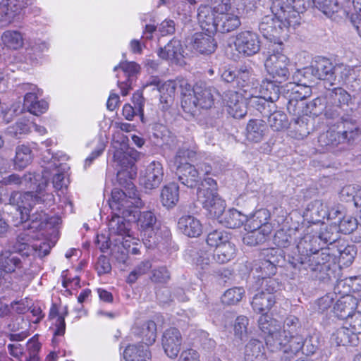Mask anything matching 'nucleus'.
I'll list each match as a JSON object with an SVG mask.
<instances>
[{
  "label": "nucleus",
  "mask_w": 361,
  "mask_h": 361,
  "mask_svg": "<svg viewBox=\"0 0 361 361\" xmlns=\"http://www.w3.org/2000/svg\"><path fill=\"white\" fill-rule=\"evenodd\" d=\"M130 152L121 148L116 149L113 156L114 161L121 166V169L117 172V180L124 186L126 191L114 189L111 192L109 205L114 215L109 222V230L111 235L121 236L123 240L131 238L129 221L136 219V209L144 205L131 182L137 175V169Z\"/></svg>",
  "instance_id": "obj_1"
},
{
  "label": "nucleus",
  "mask_w": 361,
  "mask_h": 361,
  "mask_svg": "<svg viewBox=\"0 0 361 361\" xmlns=\"http://www.w3.org/2000/svg\"><path fill=\"white\" fill-rule=\"evenodd\" d=\"M339 238V232L336 226H326L322 228L318 237L307 235L297 245L298 254L293 257L292 264L295 268L304 269L311 277L322 280L325 278L330 268L331 256L326 248L314 247L318 240L324 244L331 245Z\"/></svg>",
  "instance_id": "obj_2"
},
{
  "label": "nucleus",
  "mask_w": 361,
  "mask_h": 361,
  "mask_svg": "<svg viewBox=\"0 0 361 361\" xmlns=\"http://www.w3.org/2000/svg\"><path fill=\"white\" fill-rule=\"evenodd\" d=\"M54 202V196L52 193L38 194L33 191H13L8 197V204L15 206L20 212L21 221H30L31 229L43 230L48 224L54 225L59 221V218L49 219L47 215L41 210L31 214L32 208L37 204L45 203L51 204Z\"/></svg>",
  "instance_id": "obj_3"
},
{
  "label": "nucleus",
  "mask_w": 361,
  "mask_h": 361,
  "mask_svg": "<svg viewBox=\"0 0 361 361\" xmlns=\"http://www.w3.org/2000/svg\"><path fill=\"white\" fill-rule=\"evenodd\" d=\"M29 240L30 238L27 235L21 233L18 236L16 242L13 245L12 251L5 250L0 253V268L4 271V273L8 275V274L16 271H19L20 273L25 272L23 269L22 261L17 254L26 257L33 255L42 258L47 256L54 245L47 242H41L39 244L36 243L30 245Z\"/></svg>",
  "instance_id": "obj_4"
},
{
  "label": "nucleus",
  "mask_w": 361,
  "mask_h": 361,
  "mask_svg": "<svg viewBox=\"0 0 361 361\" xmlns=\"http://www.w3.org/2000/svg\"><path fill=\"white\" fill-rule=\"evenodd\" d=\"M359 126L355 121L341 117L326 132L318 137V143L323 151L337 153L347 149L359 135Z\"/></svg>",
  "instance_id": "obj_5"
},
{
  "label": "nucleus",
  "mask_w": 361,
  "mask_h": 361,
  "mask_svg": "<svg viewBox=\"0 0 361 361\" xmlns=\"http://www.w3.org/2000/svg\"><path fill=\"white\" fill-rule=\"evenodd\" d=\"M182 80V109L192 114L200 106L202 109H210L214 101L219 100L223 96L216 87L209 86L203 82L192 85L185 82L183 87Z\"/></svg>",
  "instance_id": "obj_6"
},
{
  "label": "nucleus",
  "mask_w": 361,
  "mask_h": 361,
  "mask_svg": "<svg viewBox=\"0 0 361 361\" xmlns=\"http://www.w3.org/2000/svg\"><path fill=\"white\" fill-rule=\"evenodd\" d=\"M217 183L212 178H206L197 189V199L209 214L212 218L219 221L225 213V202L219 197L216 192Z\"/></svg>",
  "instance_id": "obj_7"
},
{
  "label": "nucleus",
  "mask_w": 361,
  "mask_h": 361,
  "mask_svg": "<svg viewBox=\"0 0 361 361\" xmlns=\"http://www.w3.org/2000/svg\"><path fill=\"white\" fill-rule=\"evenodd\" d=\"M283 43L270 44L268 48V56L264 62L267 73L273 77L276 82L281 83L289 77L288 58L282 53Z\"/></svg>",
  "instance_id": "obj_8"
},
{
  "label": "nucleus",
  "mask_w": 361,
  "mask_h": 361,
  "mask_svg": "<svg viewBox=\"0 0 361 361\" xmlns=\"http://www.w3.org/2000/svg\"><path fill=\"white\" fill-rule=\"evenodd\" d=\"M47 154L42 157L43 170L40 177L39 178L38 183H44V190L42 194L48 193L46 192V188L48 185V180L51 176L52 178L53 187L59 190L66 187L65 181V171L68 166L66 164L61 163L59 160L50 152V149L47 152Z\"/></svg>",
  "instance_id": "obj_9"
},
{
  "label": "nucleus",
  "mask_w": 361,
  "mask_h": 361,
  "mask_svg": "<svg viewBox=\"0 0 361 361\" xmlns=\"http://www.w3.org/2000/svg\"><path fill=\"white\" fill-rule=\"evenodd\" d=\"M272 9L279 17L287 20L286 23L293 25L300 24V13L312 6V0H271Z\"/></svg>",
  "instance_id": "obj_10"
},
{
  "label": "nucleus",
  "mask_w": 361,
  "mask_h": 361,
  "mask_svg": "<svg viewBox=\"0 0 361 361\" xmlns=\"http://www.w3.org/2000/svg\"><path fill=\"white\" fill-rule=\"evenodd\" d=\"M267 345L271 351H281L282 361H290L295 355L302 351V337L299 334L279 336L274 340V336H269L267 339Z\"/></svg>",
  "instance_id": "obj_11"
},
{
  "label": "nucleus",
  "mask_w": 361,
  "mask_h": 361,
  "mask_svg": "<svg viewBox=\"0 0 361 361\" xmlns=\"http://www.w3.org/2000/svg\"><path fill=\"white\" fill-rule=\"evenodd\" d=\"M137 224L142 235L148 238L149 243L154 244L159 241V238H161L162 233L168 232L166 227L162 229L160 221L152 211L140 212Z\"/></svg>",
  "instance_id": "obj_12"
},
{
  "label": "nucleus",
  "mask_w": 361,
  "mask_h": 361,
  "mask_svg": "<svg viewBox=\"0 0 361 361\" xmlns=\"http://www.w3.org/2000/svg\"><path fill=\"white\" fill-rule=\"evenodd\" d=\"M270 8L271 14L262 18L259 24V29L263 36L270 40L271 44L281 42L279 37L283 28L293 27V25H288L286 23L287 20L279 17V15L272 9V5Z\"/></svg>",
  "instance_id": "obj_13"
},
{
  "label": "nucleus",
  "mask_w": 361,
  "mask_h": 361,
  "mask_svg": "<svg viewBox=\"0 0 361 361\" xmlns=\"http://www.w3.org/2000/svg\"><path fill=\"white\" fill-rule=\"evenodd\" d=\"M39 177V173L30 171L25 173L23 176L12 173L4 177L1 183L4 185H16L17 187L32 189L35 190V193L41 194L44 190L45 183H38Z\"/></svg>",
  "instance_id": "obj_14"
},
{
  "label": "nucleus",
  "mask_w": 361,
  "mask_h": 361,
  "mask_svg": "<svg viewBox=\"0 0 361 361\" xmlns=\"http://www.w3.org/2000/svg\"><path fill=\"white\" fill-rule=\"evenodd\" d=\"M184 46L189 52L197 51L202 54H209L215 51L216 44L211 35L195 32L185 37Z\"/></svg>",
  "instance_id": "obj_15"
},
{
  "label": "nucleus",
  "mask_w": 361,
  "mask_h": 361,
  "mask_svg": "<svg viewBox=\"0 0 361 361\" xmlns=\"http://www.w3.org/2000/svg\"><path fill=\"white\" fill-rule=\"evenodd\" d=\"M234 45L240 54L250 56L259 52L261 42L256 32L245 30L239 32L235 36Z\"/></svg>",
  "instance_id": "obj_16"
},
{
  "label": "nucleus",
  "mask_w": 361,
  "mask_h": 361,
  "mask_svg": "<svg viewBox=\"0 0 361 361\" xmlns=\"http://www.w3.org/2000/svg\"><path fill=\"white\" fill-rule=\"evenodd\" d=\"M118 69H121L122 74L126 78L124 80H121V76L117 75V78H118V86L121 89V94L126 96L132 89L133 85L136 80L137 75L140 71V66L133 61H123L115 66L114 71H117Z\"/></svg>",
  "instance_id": "obj_17"
},
{
  "label": "nucleus",
  "mask_w": 361,
  "mask_h": 361,
  "mask_svg": "<svg viewBox=\"0 0 361 361\" xmlns=\"http://www.w3.org/2000/svg\"><path fill=\"white\" fill-rule=\"evenodd\" d=\"M335 65L328 59L317 57L312 65L304 68L302 74L312 75L314 78L326 80L330 85L333 79V73ZM301 75V72L297 73L296 77Z\"/></svg>",
  "instance_id": "obj_18"
},
{
  "label": "nucleus",
  "mask_w": 361,
  "mask_h": 361,
  "mask_svg": "<svg viewBox=\"0 0 361 361\" xmlns=\"http://www.w3.org/2000/svg\"><path fill=\"white\" fill-rule=\"evenodd\" d=\"M162 345L166 355L174 359L180 350V333L176 328L167 329L162 338Z\"/></svg>",
  "instance_id": "obj_19"
},
{
  "label": "nucleus",
  "mask_w": 361,
  "mask_h": 361,
  "mask_svg": "<svg viewBox=\"0 0 361 361\" xmlns=\"http://www.w3.org/2000/svg\"><path fill=\"white\" fill-rule=\"evenodd\" d=\"M164 172L159 162L152 161L145 171L141 181L146 189L152 190L157 188L163 180Z\"/></svg>",
  "instance_id": "obj_20"
},
{
  "label": "nucleus",
  "mask_w": 361,
  "mask_h": 361,
  "mask_svg": "<svg viewBox=\"0 0 361 361\" xmlns=\"http://www.w3.org/2000/svg\"><path fill=\"white\" fill-rule=\"evenodd\" d=\"M357 306V299L351 295H346L336 301L334 306V312L338 318L345 320L355 312Z\"/></svg>",
  "instance_id": "obj_21"
},
{
  "label": "nucleus",
  "mask_w": 361,
  "mask_h": 361,
  "mask_svg": "<svg viewBox=\"0 0 361 361\" xmlns=\"http://www.w3.org/2000/svg\"><path fill=\"white\" fill-rule=\"evenodd\" d=\"M226 104L228 114L235 118H241L247 114V107L241 96L236 92L226 94Z\"/></svg>",
  "instance_id": "obj_22"
},
{
  "label": "nucleus",
  "mask_w": 361,
  "mask_h": 361,
  "mask_svg": "<svg viewBox=\"0 0 361 361\" xmlns=\"http://www.w3.org/2000/svg\"><path fill=\"white\" fill-rule=\"evenodd\" d=\"M284 97L288 100H297L302 102L312 93L310 85L305 83H296L290 82L283 87Z\"/></svg>",
  "instance_id": "obj_23"
},
{
  "label": "nucleus",
  "mask_w": 361,
  "mask_h": 361,
  "mask_svg": "<svg viewBox=\"0 0 361 361\" xmlns=\"http://www.w3.org/2000/svg\"><path fill=\"white\" fill-rule=\"evenodd\" d=\"M33 2L34 0H0V12L9 18H14Z\"/></svg>",
  "instance_id": "obj_24"
},
{
  "label": "nucleus",
  "mask_w": 361,
  "mask_h": 361,
  "mask_svg": "<svg viewBox=\"0 0 361 361\" xmlns=\"http://www.w3.org/2000/svg\"><path fill=\"white\" fill-rule=\"evenodd\" d=\"M270 215L265 209L255 212L251 216L247 217L245 221V230H257L262 231L265 226L270 227V233L273 231V226L269 222Z\"/></svg>",
  "instance_id": "obj_25"
},
{
  "label": "nucleus",
  "mask_w": 361,
  "mask_h": 361,
  "mask_svg": "<svg viewBox=\"0 0 361 361\" xmlns=\"http://www.w3.org/2000/svg\"><path fill=\"white\" fill-rule=\"evenodd\" d=\"M197 19L202 30L209 32L215 31L217 14L212 6H201L198 9Z\"/></svg>",
  "instance_id": "obj_26"
},
{
  "label": "nucleus",
  "mask_w": 361,
  "mask_h": 361,
  "mask_svg": "<svg viewBox=\"0 0 361 361\" xmlns=\"http://www.w3.org/2000/svg\"><path fill=\"white\" fill-rule=\"evenodd\" d=\"M68 314L67 306L58 307L56 304H52L49 310V317L51 319L55 320L54 323L55 326L54 336H63L65 334V317Z\"/></svg>",
  "instance_id": "obj_27"
},
{
  "label": "nucleus",
  "mask_w": 361,
  "mask_h": 361,
  "mask_svg": "<svg viewBox=\"0 0 361 361\" xmlns=\"http://www.w3.org/2000/svg\"><path fill=\"white\" fill-rule=\"evenodd\" d=\"M276 301V295L259 292L255 295L252 301L253 310L257 313H267Z\"/></svg>",
  "instance_id": "obj_28"
},
{
  "label": "nucleus",
  "mask_w": 361,
  "mask_h": 361,
  "mask_svg": "<svg viewBox=\"0 0 361 361\" xmlns=\"http://www.w3.org/2000/svg\"><path fill=\"white\" fill-rule=\"evenodd\" d=\"M267 129V124L263 120H250L246 128L247 140L254 142H260L263 139Z\"/></svg>",
  "instance_id": "obj_29"
},
{
  "label": "nucleus",
  "mask_w": 361,
  "mask_h": 361,
  "mask_svg": "<svg viewBox=\"0 0 361 361\" xmlns=\"http://www.w3.org/2000/svg\"><path fill=\"white\" fill-rule=\"evenodd\" d=\"M150 357L148 347L143 345H128L123 352L126 361H147Z\"/></svg>",
  "instance_id": "obj_30"
},
{
  "label": "nucleus",
  "mask_w": 361,
  "mask_h": 361,
  "mask_svg": "<svg viewBox=\"0 0 361 361\" xmlns=\"http://www.w3.org/2000/svg\"><path fill=\"white\" fill-rule=\"evenodd\" d=\"M332 339L338 345H357L359 341L358 336L346 326L345 323L333 334Z\"/></svg>",
  "instance_id": "obj_31"
},
{
  "label": "nucleus",
  "mask_w": 361,
  "mask_h": 361,
  "mask_svg": "<svg viewBox=\"0 0 361 361\" xmlns=\"http://www.w3.org/2000/svg\"><path fill=\"white\" fill-rule=\"evenodd\" d=\"M247 220V216L235 209H231L220 218L219 223L229 228L240 227Z\"/></svg>",
  "instance_id": "obj_32"
},
{
  "label": "nucleus",
  "mask_w": 361,
  "mask_h": 361,
  "mask_svg": "<svg viewBox=\"0 0 361 361\" xmlns=\"http://www.w3.org/2000/svg\"><path fill=\"white\" fill-rule=\"evenodd\" d=\"M216 21L215 31L223 33L232 32L241 24L239 17L231 13L217 17Z\"/></svg>",
  "instance_id": "obj_33"
},
{
  "label": "nucleus",
  "mask_w": 361,
  "mask_h": 361,
  "mask_svg": "<svg viewBox=\"0 0 361 361\" xmlns=\"http://www.w3.org/2000/svg\"><path fill=\"white\" fill-rule=\"evenodd\" d=\"M159 57L169 60L171 63H178L180 55V40L173 39L164 48H161L158 52Z\"/></svg>",
  "instance_id": "obj_34"
},
{
  "label": "nucleus",
  "mask_w": 361,
  "mask_h": 361,
  "mask_svg": "<svg viewBox=\"0 0 361 361\" xmlns=\"http://www.w3.org/2000/svg\"><path fill=\"white\" fill-rule=\"evenodd\" d=\"M326 99L328 100V104H336L344 108L348 106L351 96L343 88L335 87L328 90Z\"/></svg>",
  "instance_id": "obj_35"
},
{
  "label": "nucleus",
  "mask_w": 361,
  "mask_h": 361,
  "mask_svg": "<svg viewBox=\"0 0 361 361\" xmlns=\"http://www.w3.org/2000/svg\"><path fill=\"white\" fill-rule=\"evenodd\" d=\"M163 205L167 208L173 207L179 200V185L171 183L164 187L161 193Z\"/></svg>",
  "instance_id": "obj_36"
},
{
  "label": "nucleus",
  "mask_w": 361,
  "mask_h": 361,
  "mask_svg": "<svg viewBox=\"0 0 361 361\" xmlns=\"http://www.w3.org/2000/svg\"><path fill=\"white\" fill-rule=\"evenodd\" d=\"M247 233L243 238V243L249 246H257L267 241L271 234L270 227L265 226L262 231L247 230Z\"/></svg>",
  "instance_id": "obj_37"
},
{
  "label": "nucleus",
  "mask_w": 361,
  "mask_h": 361,
  "mask_svg": "<svg viewBox=\"0 0 361 361\" xmlns=\"http://www.w3.org/2000/svg\"><path fill=\"white\" fill-rule=\"evenodd\" d=\"M235 255V247L228 239L216 248L212 259L219 264H225L233 259Z\"/></svg>",
  "instance_id": "obj_38"
},
{
  "label": "nucleus",
  "mask_w": 361,
  "mask_h": 361,
  "mask_svg": "<svg viewBox=\"0 0 361 361\" xmlns=\"http://www.w3.org/2000/svg\"><path fill=\"white\" fill-rule=\"evenodd\" d=\"M276 320L270 317L267 313L262 314L258 319L259 328L264 334H267L265 341L269 336H274L276 340L279 336H282L281 333L277 330Z\"/></svg>",
  "instance_id": "obj_39"
},
{
  "label": "nucleus",
  "mask_w": 361,
  "mask_h": 361,
  "mask_svg": "<svg viewBox=\"0 0 361 361\" xmlns=\"http://www.w3.org/2000/svg\"><path fill=\"white\" fill-rule=\"evenodd\" d=\"M263 344L257 339L250 340L245 348L246 361H261L264 357Z\"/></svg>",
  "instance_id": "obj_40"
},
{
  "label": "nucleus",
  "mask_w": 361,
  "mask_h": 361,
  "mask_svg": "<svg viewBox=\"0 0 361 361\" xmlns=\"http://www.w3.org/2000/svg\"><path fill=\"white\" fill-rule=\"evenodd\" d=\"M33 154L28 146L22 145L16 147L14 166L16 169L21 170L27 166L32 161Z\"/></svg>",
  "instance_id": "obj_41"
},
{
  "label": "nucleus",
  "mask_w": 361,
  "mask_h": 361,
  "mask_svg": "<svg viewBox=\"0 0 361 361\" xmlns=\"http://www.w3.org/2000/svg\"><path fill=\"white\" fill-rule=\"evenodd\" d=\"M339 196L345 202H353L356 207L361 204V187L357 185H348L340 191Z\"/></svg>",
  "instance_id": "obj_42"
},
{
  "label": "nucleus",
  "mask_w": 361,
  "mask_h": 361,
  "mask_svg": "<svg viewBox=\"0 0 361 361\" xmlns=\"http://www.w3.org/2000/svg\"><path fill=\"white\" fill-rule=\"evenodd\" d=\"M312 5L329 18L339 13L343 15L345 13L341 8L337 0H312Z\"/></svg>",
  "instance_id": "obj_43"
},
{
  "label": "nucleus",
  "mask_w": 361,
  "mask_h": 361,
  "mask_svg": "<svg viewBox=\"0 0 361 361\" xmlns=\"http://www.w3.org/2000/svg\"><path fill=\"white\" fill-rule=\"evenodd\" d=\"M202 232L200 221L192 216L182 218V233L190 238L199 236Z\"/></svg>",
  "instance_id": "obj_44"
},
{
  "label": "nucleus",
  "mask_w": 361,
  "mask_h": 361,
  "mask_svg": "<svg viewBox=\"0 0 361 361\" xmlns=\"http://www.w3.org/2000/svg\"><path fill=\"white\" fill-rule=\"evenodd\" d=\"M257 92L264 98L267 102H274L279 99L280 87L274 82L267 81L263 82L259 87Z\"/></svg>",
  "instance_id": "obj_45"
},
{
  "label": "nucleus",
  "mask_w": 361,
  "mask_h": 361,
  "mask_svg": "<svg viewBox=\"0 0 361 361\" xmlns=\"http://www.w3.org/2000/svg\"><path fill=\"white\" fill-rule=\"evenodd\" d=\"M1 39L4 44L8 49L17 50L23 47L24 39L22 34L17 30H6L2 36Z\"/></svg>",
  "instance_id": "obj_46"
},
{
  "label": "nucleus",
  "mask_w": 361,
  "mask_h": 361,
  "mask_svg": "<svg viewBox=\"0 0 361 361\" xmlns=\"http://www.w3.org/2000/svg\"><path fill=\"white\" fill-rule=\"evenodd\" d=\"M32 121L26 118H20L15 123L9 126L6 130L7 135L17 138L27 135L31 131Z\"/></svg>",
  "instance_id": "obj_47"
},
{
  "label": "nucleus",
  "mask_w": 361,
  "mask_h": 361,
  "mask_svg": "<svg viewBox=\"0 0 361 361\" xmlns=\"http://www.w3.org/2000/svg\"><path fill=\"white\" fill-rule=\"evenodd\" d=\"M353 67L344 64L337 63L334 66L333 79L331 85L336 83H345L349 85Z\"/></svg>",
  "instance_id": "obj_48"
},
{
  "label": "nucleus",
  "mask_w": 361,
  "mask_h": 361,
  "mask_svg": "<svg viewBox=\"0 0 361 361\" xmlns=\"http://www.w3.org/2000/svg\"><path fill=\"white\" fill-rule=\"evenodd\" d=\"M142 338L145 346H148L154 343L157 337V325L153 321L145 322L139 332H136Z\"/></svg>",
  "instance_id": "obj_49"
},
{
  "label": "nucleus",
  "mask_w": 361,
  "mask_h": 361,
  "mask_svg": "<svg viewBox=\"0 0 361 361\" xmlns=\"http://www.w3.org/2000/svg\"><path fill=\"white\" fill-rule=\"evenodd\" d=\"M343 216L344 210L343 206L340 204L331 206L330 202L326 209H322L321 211L318 212L319 217L323 219L327 218L328 219L334 220L331 225H334L335 222H336L337 224Z\"/></svg>",
  "instance_id": "obj_50"
},
{
  "label": "nucleus",
  "mask_w": 361,
  "mask_h": 361,
  "mask_svg": "<svg viewBox=\"0 0 361 361\" xmlns=\"http://www.w3.org/2000/svg\"><path fill=\"white\" fill-rule=\"evenodd\" d=\"M198 171L195 166L189 163L182 164V184L188 188L196 185Z\"/></svg>",
  "instance_id": "obj_51"
},
{
  "label": "nucleus",
  "mask_w": 361,
  "mask_h": 361,
  "mask_svg": "<svg viewBox=\"0 0 361 361\" xmlns=\"http://www.w3.org/2000/svg\"><path fill=\"white\" fill-rule=\"evenodd\" d=\"M268 122L274 131H281L288 127L289 123L286 114L282 111H274L269 115Z\"/></svg>",
  "instance_id": "obj_52"
},
{
  "label": "nucleus",
  "mask_w": 361,
  "mask_h": 361,
  "mask_svg": "<svg viewBox=\"0 0 361 361\" xmlns=\"http://www.w3.org/2000/svg\"><path fill=\"white\" fill-rule=\"evenodd\" d=\"M253 271L259 273L257 276L259 279L271 277V276L274 275L276 272V268L274 267V262H271L262 259L254 265L252 269V271Z\"/></svg>",
  "instance_id": "obj_53"
},
{
  "label": "nucleus",
  "mask_w": 361,
  "mask_h": 361,
  "mask_svg": "<svg viewBox=\"0 0 361 361\" xmlns=\"http://www.w3.org/2000/svg\"><path fill=\"white\" fill-rule=\"evenodd\" d=\"M257 283L260 285V292L266 294L276 295L281 288V283L276 279L271 277L259 279Z\"/></svg>",
  "instance_id": "obj_54"
},
{
  "label": "nucleus",
  "mask_w": 361,
  "mask_h": 361,
  "mask_svg": "<svg viewBox=\"0 0 361 361\" xmlns=\"http://www.w3.org/2000/svg\"><path fill=\"white\" fill-rule=\"evenodd\" d=\"M244 294L242 288L235 287L228 289L221 296V301L227 305H233L240 302Z\"/></svg>",
  "instance_id": "obj_55"
},
{
  "label": "nucleus",
  "mask_w": 361,
  "mask_h": 361,
  "mask_svg": "<svg viewBox=\"0 0 361 361\" xmlns=\"http://www.w3.org/2000/svg\"><path fill=\"white\" fill-rule=\"evenodd\" d=\"M22 89L27 91L24 97L23 106L27 109V99H30L29 102H32V104H35L39 100V97L42 95V90L39 89L36 85L30 83H25L22 85Z\"/></svg>",
  "instance_id": "obj_56"
},
{
  "label": "nucleus",
  "mask_w": 361,
  "mask_h": 361,
  "mask_svg": "<svg viewBox=\"0 0 361 361\" xmlns=\"http://www.w3.org/2000/svg\"><path fill=\"white\" fill-rule=\"evenodd\" d=\"M41 349V344L38 338L35 336L27 342V353L25 361H39V353Z\"/></svg>",
  "instance_id": "obj_57"
},
{
  "label": "nucleus",
  "mask_w": 361,
  "mask_h": 361,
  "mask_svg": "<svg viewBox=\"0 0 361 361\" xmlns=\"http://www.w3.org/2000/svg\"><path fill=\"white\" fill-rule=\"evenodd\" d=\"M300 329L299 319L293 315L286 317L283 324V330L279 331L282 336L298 334V330Z\"/></svg>",
  "instance_id": "obj_58"
},
{
  "label": "nucleus",
  "mask_w": 361,
  "mask_h": 361,
  "mask_svg": "<svg viewBox=\"0 0 361 361\" xmlns=\"http://www.w3.org/2000/svg\"><path fill=\"white\" fill-rule=\"evenodd\" d=\"M325 106V99L317 97L306 104L305 113L307 115L318 116L324 113Z\"/></svg>",
  "instance_id": "obj_59"
},
{
  "label": "nucleus",
  "mask_w": 361,
  "mask_h": 361,
  "mask_svg": "<svg viewBox=\"0 0 361 361\" xmlns=\"http://www.w3.org/2000/svg\"><path fill=\"white\" fill-rule=\"evenodd\" d=\"M229 237L226 232L220 230H214L210 232L207 237V244L210 247L216 248L224 243L228 241Z\"/></svg>",
  "instance_id": "obj_60"
},
{
  "label": "nucleus",
  "mask_w": 361,
  "mask_h": 361,
  "mask_svg": "<svg viewBox=\"0 0 361 361\" xmlns=\"http://www.w3.org/2000/svg\"><path fill=\"white\" fill-rule=\"evenodd\" d=\"M357 226V219L351 216L344 215L337 224L338 231L344 234L352 233Z\"/></svg>",
  "instance_id": "obj_61"
},
{
  "label": "nucleus",
  "mask_w": 361,
  "mask_h": 361,
  "mask_svg": "<svg viewBox=\"0 0 361 361\" xmlns=\"http://www.w3.org/2000/svg\"><path fill=\"white\" fill-rule=\"evenodd\" d=\"M152 267V264L149 260H145L137 265L130 273L127 281L133 283L142 275L145 274Z\"/></svg>",
  "instance_id": "obj_62"
},
{
  "label": "nucleus",
  "mask_w": 361,
  "mask_h": 361,
  "mask_svg": "<svg viewBox=\"0 0 361 361\" xmlns=\"http://www.w3.org/2000/svg\"><path fill=\"white\" fill-rule=\"evenodd\" d=\"M319 341L317 336H310L305 340L302 338V353L307 355L314 354L319 348Z\"/></svg>",
  "instance_id": "obj_63"
},
{
  "label": "nucleus",
  "mask_w": 361,
  "mask_h": 361,
  "mask_svg": "<svg viewBox=\"0 0 361 361\" xmlns=\"http://www.w3.org/2000/svg\"><path fill=\"white\" fill-rule=\"evenodd\" d=\"M344 323L346 326L358 336L361 334V312H355L348 318H347Z\"/></svg>",
  "instance_id": "obj_64"
}]
</instances>
